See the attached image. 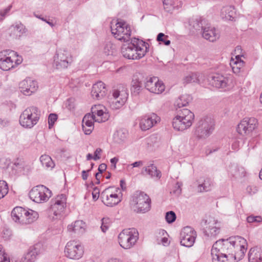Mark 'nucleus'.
<instances>
[{"instance_id": "c03bdc74", "label": "nucleus", "mask_w": 262, "mask_h": 262, "mask_svg": "<svg viewBox=\"0 0 262 262\" xmlns=\"http://www.w3.org/2000/svg\"><path fill=\"white\" fill-rule=\"evenodd\" d=\"M111 223V219L108 217H103L101 220V229L105 233L109 228Z\"/></svg>"}, {"instance_id": "603ef678", "label": "nucleus", "mask_w": 262, "mask_h": 262, "mask_svg": "<svg viewBox=\"0 0 262 262\" xmlns=\"http://www.w3.org/2000/svg\"><path fill=\"white\" fill-rule=\"evenodd\" d=\"M57 119V115L55 114H50L48 117L49 127L51 128Z\"/></svg>"}, {"instance_id": "423d86ee", "label": "nucleus", "mask_w": 262, "mask_h": 262, "mask_svg": "<svg viewBox=\"0 0 262 262\" xmlns=\"http://www.w3.org/2000/svg\"><path fill=\"white\" fill-rule=\"evenodd\" d=\"M130 205L135 211L144 213L149 211L151 208V200L144 192L137 191L132 196Z\"/></svg>"}, {"instance_id": "ea45409f", "label": "nucleus", "mask_w": 262, "mask_h": 262, "mask_svg": "<svg viewBox=\"0 0 262 262\" xmlns=\"http://www.w3.org/2000/svg\"><path fill=\"white\" fill-rule=\"evenodd\" d=\"M217 220H215L213 217H209L206 220L204 221L202 223V226L205 229L213 228L214 225L219 223Z\"/></svg>"}, {"instance_id": "69168bd1", "label": "nucleus", "mask_w": 262, "mask_h": 262, "mask_svg": "<svg viewBox=\"0 0 262 262\" xmlns=\"http://www.w3.org/2000/svg\"><path fill=\"white\" fill-rule=\"evenodd\" d=\"M9 121L7 119H0V125L3 126H7L9 124Z\"/></svg>"}, {"instance_id": "774afa93", "label": "nucleus", "mask_w": 262, "mask_h": 262, "mask_svg": "<svg viewBox=\"0 0 262 262\" xmlns=\"http://www.w3.org/2000/svg\"><path fill=\"white\" fill-rule=\"evenodd\" d=\"M107 262H123V261L119 258H111L109 259Z\"/></svg>"}, {"instance_id": "4d7b16f0", "label": "nucleus", "mask_w": 262, "mask_h": 262, "mask_svg": "<svg viewBox=\"0 0 262 262\" xmlns=\"http://www.w3.org/2000/svg\"><path fill=\"white\" fill-rule=\"evenodd\" d=\"M164 236H168L167 232L164 229H159L156 233L157 241H159Z\"/></svg>"}, {"instance_id": "4468645a", "label": "nucleus", "mask_w": 262, "mask_h": 262, "mask_svg": "<svg viewBox=\"0 0 262 262\" xmlns=\"http://www.w3.org/2000/svg\"><path fill=\"white\" fill-rule=\"evenodd\" d=\"M73 62L71 54L66 49H58L53 57V66L57 69H66Z\"/></svg>"}, {"instance_id": "4be33fe9", "label": "nucleus", "mask_w": 262, "mask_h": 262, "mask_svg": "<svg viewBox=\"0 0 262 262\" xmlns=\"http://www.w3.org/2000/svg\"><path fill=\"white\" fill-rule=\"evenodd\" d=\"M160 121V118L155 113H151L142 117L139 125L143 130H148Z\"/></svg>"}, {"instance_id": "7ed1b4c3", "label": "nucleus", "mask_w": 262, "mask_h": 262, "mask_svg": "<svg viewBox=\"0 0 262 262\" xmlns=\"http://www.w3.org/2000/svg\"><path fill=\"white\" fill-rule=\"evenodd\" d=\"M148 44L137 38L131 39L130 42L123 45L122 54L128 59L137 60L143 57L147 52Z\"/></svg>"}, {"instance_id": "052dcab7", "label": "nucleus", "mask_w": 262, "mask_h": 262, "mask_svg": "<svg viewBox=\"0 0 262 262\" xmlns=\"http://www.w3.org/2000/svg\"><path fill=\"white\" fill-rule=\"evenodd\" d=\"M246 191L249 194H253L256 192L257 189L255 186H249L247 187Z\"/></svg>"}, {"instance_id": "f03ea898", "label": "nucleus", "mask_w": 262, "mask_h": 262, "mask_svg": "<svg viewBox=\"0 0 262 262\" xmlns=\"http://www.w3.org/2000/svg\"><path fill=\"white\" fill-rule=\"evenodd\" d=\"M91 112L92 114H86L82 120V129L85 135H90L92 132L95 121L99 123L105 122L109 117L102 105H94L91 108Z\"/></svg>"}, {"instance_id": "7c9ffc66", "label": "nucleus", "mask_w": 262, "mask_h": 262, "mask_svg": "<svg viewBox=\"0 0 262 262\" xmlns=\"http://www.w3.org/2000/svg\"><path fill=\"white\" fill-rule=\"evenodd\" d=\"M142 90V82L137 76H134L130 85V91L132 95L137 96Z\"/></svg>"}, {"instance_id": "3c124183", "label": "nucleus", "mask_w": 262, "mask_h": 262, "mask_svg": "<svg viewBox=\"0 0 262 262\" xmlns=\"http://www.w3.org/2000/svg\"><path fill=\"white\" fill-rule=\"evenodd\" d=\"M0 262H10L7 254L3 250L2 245H0Z\"/></svg>"}, {"instance_id": "39448f33", "label": "nucleus", "mask_w": 262, "mask_h": 262, "mask_svg": "<svg viewBox=\"0 0 262 262\" xmlns=\"http://www.w3.org/2000/svg\"><path fill=\"white\" fill-rule=\"evenodd\" d=\"M11 217L15 222L27 225L35 222L38 217V214L31 209L26 210L21 207H16L12 211Z\"/></svg>"}, {"instance_id": "5701e85b", "label": "nucleus", "mask_w": 262, "mask_h": 262, "mask_svg": "<svg viewBox=\"0 0 262 262\" xmlns=\"http://www.w3.org/2000/svg\"><path fill=\"white\" fill-rule=\"evenodd\" d=\"M19 89L24 95L30 96L37 91L38 85L36 81L29 78L19 83Z\"/></svg>"}, {"instance_id": "6e6d98bb", "label": "nucleus", "mask_w": 262, "mask_h": 262, "mask_svg": "<svg viewBox=\"0 0 262 262\" xmlns=\"http://www.w3.org/2000/svg\"><path fill=\"white\" fill-rule=\"evenodd\" d=\"M74 99L73 98H69L66 102V107L70 111L73 110L75 108Z\"/></svg>"}, {"instance_id": "37998d69", "label": "nucleus", "mask_w": 262, "mask_h": 262, "mask_svg": "<svg viewBox=\"0 0 262 262\" xmlns=\"http://www.w3.org/2000/svg\"><path fill=\"white\" fill-rule=\"evenodd\" d=\"M12 6L9 5L8 7L0 10V23L3 21L7 16L9 15Z\"/></svg>"}, {"instance_id": "a211bd4d", "label": "nucleus", "mask_w": 262, "mask_h": 262, "mask_svg": "<svg viewBox=\"0 0 262 262\" xmlns=\"http://www.w3.org/2000/svg\"><path fill=\"white\" fill-rule=\"evenodd\" d=\"M258 122L254 117H246L241 121L236 130L238 134L245 136L251 134L257 126Z\"/></svg>"}, {"instance_id": "0eeeda50", "label": "nucleus", "mask_w": 262, "mask_h": 262, "mask_svg": "<svg viewBox=\"0 0 262 262\" xmlns=\"http://www.w3.org/2000/svg\"><path fill=\"white\" fill-rule=\"evenodd\" d=\"M194 118V115L192 112L184 108L173 119L172 126L176 130L183 131L191 126Z\"/></svg>"}, {"instance_id": "e433bc0d", "label": "nucleus", "mask_w": 262, "mask_h": 262, "mask_svg": "<svg viewBox=\"0 0 262 262\" xmlns=\"http://www.w3.org/2000/svg\"><path fill=\"white\" fill-rule=\"evenodd\" d=\"M40 161L43 167L51 170L55 166V164L52 158L47 155H42L40 157Z\"/></svg>"}, {"instance_id": "bf43d9fd", "label": "nucleus", "mask_w": 262, "mask_h": 262, "mask_svg": "<svg viewBox=\"0 0 262 262\" xmlns=\"http://www.w3.org/2000/svg\"><path fill=\"white\" fill-rule=\"evenodd\" d=\"M102 151V150L100 148H97L94 152L93 160L95 161L99 160L101 158L100 155H101Z\"/></svg>"}, {"instance_id": "338daca9", "label": "nucleus", "mask_w": 262, "mask_h": 262, "mask_svg": "<svg viewBox=\"0 0 262 262\" xmlns=\"http://www.w3.org/2000/svg\"><path fill=\"white\" fill-rule=\"evenodd\" d=\"M96 189L94 190V192L92 193L93 199L94 201L98 200L99 196V192L96 191Z\"/></svg>"}, {"instance_id": "bb28decb", "label": "nucleus", "mask_w": 262, "mask_h": 262, "mask_svg": "<svg viewBox=\"0 0 262 262\" xmlns=\"http://www.w3.org/2000/svg\"><path fill=\"white\" fill-rule=\"evenodd\" d=\"M39 245L30 247L28 251L19 260V262H35L37 256L39 253Z\"/></svg>"}, {"instance_id": "8fccbe9b", "label": "nucleus", "mask_w": 262, "mask_h": 262, "mask_svg": "<svg viewBox=\"0 0 262 262\" xmlns=\"http://www.w3.org/2000/svg\"><path fill=\"white\" fill-rule=\"evenodd\" d=\"M176 219V215L173 211H170L166 213L165 220L167 223H172L175 221Z\"/></svg>"}, {"instance_id": "13d9d810", "label": "nucleus", "mask_w": 262, "mask_h": 262, "mask_svg": "<svg viewBox=\"0 0 262 262\" xmlns=\"http://www.w3.org/2000/svg\"><path fill=\"white\" fill-rule=\"evenodd\" d=\"M35 16L37 18H38L42 20V21L46 22V23H47L52 28H53L55 26V24L53 23L52 20H51L49 18L47 19V18H45V17H42L41 15H35Z\"/></svg>"}, {"instance_id": "aec40b11", "label": "nucleus", "mask_w": 262, "mask_h": 262, "mask_svg": "<svg viewBox=\"0 0 262 262\" xmlns=\"http://www.w3.org/2000/svg\"><path fill=\"white\" fill-rule=\"evenodd\" d=\"M234 55L235 58L232 57L230 65L232 68L233 73L238 74L245 65V62L241 58L244 57V53L241 46H238L235 48Z\"/></svg>"}, {"instance_id": "864d4df0", "label": "nucleus", "mask_w": 262, "mask_h": 262, "mask_svg": "<svg viewBox=\"0 0 262 262\" xmlns=\"http://www.w3.org/2000/svg\"><path fill=\"white\" fill-rule=\"evenodd\" d=\"M247 221L248 223H259L262 221V218L260 216L250 215L247 217Z\"/></svg>"}, {"instance_id": "2eb2a0df", "label": "nucleus", "mask_w": 262, "mask_h": 262, "mask_svg": "<svg viewBox=\"0 0 262 262\" xmlns=\"http://www.w3.org/2000/svg\"><path fill=\"white\" fill-rule=\"evenodd\" d=\"M51 191L43 185L33 187L29 192V197L34 202L42 203L47 202L51 196Z\"/></svg>"}, {"instance_id": "cd10ccee", "label": "nucleus", "mask_w": 262, "mask_h": 262, "mask_svg": "<svg viewBox=\"0 0 262 262\" xmlns=\"http://www.w3.org/2000/svg\"><path fill=\"white\" fill-rule=\"evenodd\" d=\"M86 224L82 220H77L68 226V230L70 232L80 235L83 234L86 230Z\"/></svg>"}, {"instance_id": "79ce46f5", "label": "nucleus", "mask_w": 262, "mask_h": 262, "mask_svg": "<svg viewBox=\"0 0 262 262\" xmlns=\"http://www.w3.org/2000/svg\"><path fill=\"white\" fill-rule=\"evenodd\" d=\"M8 192V187L6 181H0V199L3 198Z\"/></svg>"}, {"instance_id": "680f3d73", "label": "nucleus", "mask_w": 262, "mask_h": 262, "mask_svg": "<svg viewBox=\"0 0 262 262\" xmlns=\"http://www.w3.org/2000/svg\"><path fill=\"white\" fill-rule=\"evenodd\" d=\"M168 236H164L161 239H160L159 241H158V243L159 244L161 243L164 246H166L169 244V241L167 238Z\"/></svg>"}, {"instance_id": "49530a36", "label": "nucleus", "mask_w": 262, "mask_h": 262, "mask_svg": "<svg viewBox=\"0 0 262 262\" xmlns=\"http://www.w3.org/2000/svg\"><path fill=\"white\" fill-rule=\"evenodd\" d=\"M168 36L165 35L163 33L158 34L157 37V40L160 42H163L166 46H169L170 44V40L168 39Z\"/></svg>"}, {"instance_id": "2f4dec72", "label": "nucleus", "mask_w": 262, "mask_h": 262, "mask_svg": "<svg viewBox=\"0 0 262 262\" xmlns=\"http://www.w3.org/2000/svg\"><path fill=\"white\" fill-rule=\"evenodd\" d=\"M127 135L128 132L125 129H119L114 133L113 140L117 143H122L126 140Z\"/></svg>"}, {"instance_id": "de8ad7c7", "label": "nucleus", "mask_w": 262, "mask_h": 262, "mask_svg": "<svg viewBox=\"0 0 262 262\" xmlns=\"http://www.w3.org/2000/svg\"><path fill=\"white\" fill-rule=\"evenodd\" d=\"M143 165V162L142 161H138L135 162L132 164H128L126 166V169L128 172L133 173L134 168L135 167H140Z\"/></svg>"}, {"instance_id": "72a5a7b5", "label": "nucleus", "mask_w": 262, "mask_h": 262, "mask_svg": "<svg viewBox=\"0 0 262 262\" xmlns=\"http://www.w3.org/2000/svg\"><path fill=\"white\" fill-rule=\"evenodd\" d=\"M191 100L192 97L190 95L183 94L179 97L176 100L174 106L179 108L188 105Z\"/></svg>"}, {"instance_id": "20e7f679", "label": "nucleus", "mask_w": 262, "mask_h": 262, "mask_svg": "<svg viewBox=\"0 0 262 262\" xmlns=\"http://www.w3.org/2000/svg\"><path fill=\"white\" fill-rule=\"evenodd\" d=\"M22 61V57L14 51L6 50L0 52V69L3 71L14 69Z\"/></svg>"}, {"instance_id": "5fc2aeb1", "label": "nucleus", "mask_w": 262, "mask_h": 262, "mask_svg": "<svg viewBox=\"0 0 262 262\" xmlns=\"http://www.w3.org/2000/svg\"><path fill=\"white\" fill-rule=\"evenodd\" d=\"M182 184L181 183L177 182L173 187L172 191L171 193H172L173 194L178 195L181 194V186Z\"/></svg>"}, {"instance_id": "a878e982", "label": "nucleus", "mask_w": 262, "mask_h": 262, "mask_svg": "<svg viewBox=\"0 0 262 262\" xmlns=\"http://www.w3.org/2000/svg\"><path fill=\"white\" fill-rule=\"evenodd\" d=\"M91 95L94 99L99 100L102 98L106 95L105 84L102 81L95 83L92 87Z\"/></svg>"}, {"instance_id": "f257e3e1", "label": "nucleus", "mask_w": 262, "mask_h": 262, "mask_svg": "<svg viewBox=\"0 0 262 262\" xmlns=\"http://www.w3.org/2000/svg\"><path fill=\"white\" fill-rule=\"evenodd\" d=\"M246 239L239 236L216 241L212 246L213 262H235L241 260L247 250Z\"/></svg>"}, {"instance_id": "f3484780", "label": "nucleus", "mask_w": 262, "mask_h": 262, "mask_svg": "<svg viewBox=\"0 0 262 262\" xmlns=\"http://www.w3.org/2000/svg\"><path fill=\"white\" fill-rule=\"evenodd\" d=\"M214 123L211 118H206L201 120L195 132V136L199 139H205L212 133Z\"/></svg>"}, {"instance_id": "c85d7f7f", "label": "nucleus", "mask_w": 262, "mask_h": 262, "mask_svg": "<svg viewBox=\"0 0 262 262\" xmlns=\"http://www.w3.org/2000/svg\"><path fill=\"white\" fill-rule=\"evenodd\" d=\"M9 30L10 36L15 39L19 38L25 33V28L21 24L11 26Z\"/></svg>"}, {"instance_id": "4c0bfd02", "label": "nucleus", "mask_w": 262, "mask_h": 262, "mask_svg": "<svg viewBox=\"0 0 262 262\" xmlns=\"http://www.w3.org/2000/svg\"><path fill=\"white\" fill-rule=\"evenodd\" d=\"M220 229L221 223L219 222L217 224L215 225L213 228L205 229L204 230V233L205 235L208 237H214L220 233Z\"/></svg>"}, {"instance_id": "58836bf2", "label": "nucleus", "mask_w": 262, "mask_h": 262, "mask_svg": "<svg viewBox=\"0 0 262 262\" xmlns=\"http://www.w3.org/2000/svg\"><path fill=\"white\" fill-rule=\"evenodd\" d=\"M199 74L198 73H189L183 78V83H198L199 82Z\"/></svg>"}, {"instance_id": "c756f323", "label": "nucleus", "mask_w": 262, "mask_h": 262, "mask_svg": "<svg viewBox=\"0 0 262 262\" xmlns=\"http://www.w3.org/2000/svg\"><path fill=\"white\" fill-rule=\"evenodd\" d=\"M235 16L234 9L232 6L224 7L221 11V17L226 20H233Z\"/></svg>"}, {"instance_id": "f8f14e48", "label": "nucleus", "mask_w": 262, "mask_h": 262, "mask_svg": "<svg viewBox=\"0 0 262 262\" xmlns=\"http://www.w3.org/2000/svg\"><path fill=\"white\" fill-rule=\"evenodd\" d=\"M67 196L61 194L57 195L51 201L50 213L53 220L61 219L64 215L67 206Z\"/></svg>"}, {"instance_id": "0e129e2a", "label": "nucleus", "mask_w": 262, "mask_h": 262, "mask_svg": "<svg viewBox=\"0 0 262 262\" xmlns=\"http://www.w3.org/2000/svg\"><path fill=\"white\" fill-rule=\"evenodd\" d=\"M106 165L104 163L101 164L98 167L99 172L102 173L106 169Z\"/></svg>"}, {"instance_id": "ddd939ff", "label": "nucleus", "mask_w": 262, "mask_h": 262, "mask_svg": "<svg viewBox=\"0 0 262 262\" xmlns=\"http://www.w3.org/2000/svg\"><path fill=\"white\" fill-rule=\"evenodd\" d=\"M121 191L118 188L108 187L101 193V198L104 204L108 207H113L118 204L122 200Z\"/></svg>"}, {"instance_id": "9b49d317", "label": "nucleus", "mask_w": 262, "mask_h": 262, "mask_svg": "<svg viewBox=\"0 0 262 262\" xmlns=\"http://www.w3.org/2000/svg\"><path fill=\"white\" fill-rule=\"evenodd\" d=\"M128 96L127 88L122 84L118 85L113 91L112 98L109 101L110 107L113 110L120 108L126 102Z\"/></svg>"}, {"instance_id": "c9c22d12", "label": "nucleus", "mask_w": 262, "mask_h": 262, "mask_svg": "<svg viewBox=\"0 0 262 262\" xmlns=\"http://www.w3.org/2000/svg\"><path fill=\"white\" fill-rule=\"evenodd\" d=\"M145 171L151 178L159 180L161 177V172L158 170L154 164H150L145 167Z\"/></svg>"}, {"instance_id": "dca6fc26", "label": "nucleus", "mask_w": 262, "mask_h": 262, "mask_svg": "<svg viewBox=\"0 0 262 262\" xmlns=\"http://www.w3.org/2000/svg\"><path fill=\"white\" fill-rule=\"evenodd\" d=\"M64 253L65 255L70 259L78 260L83 255V247L78 242L71 241L66 244Z\"/></svg>"}, {"instance_id": "09e8293b", "label": "nucleus", "mask_w": 262, "mask_h": 262, "mask_svg": "<svg viewBox=\"0 0 262 262\" xmlns=\"http://www.w3.org/2000/svg\"><path fill=\"white\" fill-rule=\"evenodd\" d=\"M114 50L115 46L111 42H107L104 48V52L107 55L112 54Z\"/></svg>"}, {"instance_id": "473e14b6", "label": "nucleus", "mask_w": 262, "mask_h": 262, "mask_svg": "<svg viewBox=\"0 0 262 262\" xmlns=\"http://www.w3.org/2000/svg\"><path fill=\"white\" fill-rule=\"evenodd\" d=\"M198 186V191L200 192L208 191L211 190L213 186L212 180L209 178H206L203 182H199Z\"/></svg>"}, {"instance_id": "e2e57ef3", "label": "nucleus", "mask_w": 262, "mask_h": 262, "mask_svg": "<svg viewBox=\"0 0 262 262\" xmlns=\"http://www.w3.org/2000/svg\"><path fill=\"white\" fill-rule=\"evenodd\" d=\"M119 161V158L117 157H114L111 159L110 162L112 164V167L113 169H116V164Z\"/></svg>"}, {"instance_id": "6ab92c4d", "label": "nucleus", "mask_w": 262, "mask_h": 262, "mask_svg": "<svg viewBox=\"0 0 262 262\" xmlns=\"http://www.w3.org/2000/svg\"><path fill=\"white\" fill-rule=\"evenodd\" d=\"M196 233L191 227L183 228L180 233V243L182 246L191 247L195 242Z\"/></svg>"}, {"instance_id": "412c9836", "label": "nucleus", "mask_w": 262, "mask_h": 262, "mask_svg": "<svg viewBox=\"0 0 262 262\" xmlns=\"http://www.w3.org/2000/svg\"><path fill=\"white\" fill-rule=\"evenodd\" d=\"M145 88L150 92L156 94H161L165 89L163 82L157 77L147 78Z\"/></svg>"}, {"instance_id": "a19ab883", "label": "nucleus", "mask_w": 262, "mask_h": 262, "mask_svg": "<svg viewBox=\"0 0 262 262\" xmlns=\"http://www.w3.org/2000/svg\"><path fill=\"white\" fill-rule=\"evenodd\" d=\"M244 169L243 167H239L236 164L231 165L228 168V172L233 176H237L240 173H243Z\"/></svg>"}, {"instance_id": "6e6552de", "label": "nucleus", "mask_w": 262, "mask_h": 262, "mask_svg": "<svg viewBox=\"0 0 262 262\" xmlns=\"http://www.w3.org/2000/svg\"><path fill=\"white\" fill-rule=\"evenodd\" d=\"M118 243L125 250L133 248L139 239V232L135 228L123 229L118 236Z\"/></svg>"}, {"instance_id": "b1692460", "label": "nucleus", "mask_w": 262, "mask_h": 262, "mask_svg": "<svg viewBox=\"0 0 262 262\" xmlns=\"http://www.w3.org/2000/svg\"><path fill=\"white\" fill-rule=\"evenodd\" d=\"M210 82L216 88L226 89L230 87V79L228 77L215 73L211 76Z\"/></svg>"}, {"instance_id": "a18cd8bd", "label": "nucleus", "mask_w": 262, "mask_h": 262, "mask_svg": "<svg viewBox=\"0 0 262 262\" xmlns=\"http://www.w3.org/2000/svg\"><path fill=\"white\" fill-rule=\"evenodd\" d=\"M164 9L168 12H171L174 8L173 0H163Z\"/></svg>"}, {"instance_id": "1a4fd4ad", "label": "nucleus", "mask_w": 262, "mask_h": 262, "mask_svg": "<svg viewBox=\"0 0 262 262\" xmlns=\"http://www.w3.org/2000/svg\"><path fill=\"white\" fill-rule=\"evenodd\" d=\"M111 29L112 34L117 39L124 42L130 40L132 31L125 22L114 20L111 23Z\"/></svg>"}, {"instance_id": "393cba45", "label": "nucleus", "mask_w": 262, "mask_h": 262, "mask_svg": "<svg viewBox=\"0 0 262 262\" xmlns=\"http://www.w3.org/2000/svg\"><path fill=\"white\" fill-rule=\"evenodd\" d=\"M202 36L206 40L213 42L220 38L219 31L213 26L207 25L202 28Z\"/></svg>"}, {"instance_id": "f704fd0d", "label": "nucleus", "mask_w": 262, "mask_h": 262, "mask_svg": "<svg viewBox=\"0 0 262 262\" xmlns=\"http://www.w3.org/2000/svg\"><path fill=\"white\" fill-rule=\"evenodd\" d=\"M249 262H262V253L255 248H251L248 253Z\"/></svg>"}, {"instance_id": "9d476101", "label": "nucleus", "mask_w": 262, "mask_h": 262, "mask_svg": "<svg viewBox=\"0 0 262 262\" xmlns=\"http://www.w3.org/2000/svg\"><path fill=\"white\" fill-rule=\"evenodd\" d=\"M40 117V112L37 107L32 106L26 108L19 117V123L25 128H31L36 125Z\"/></svg>"}]
</instances>
